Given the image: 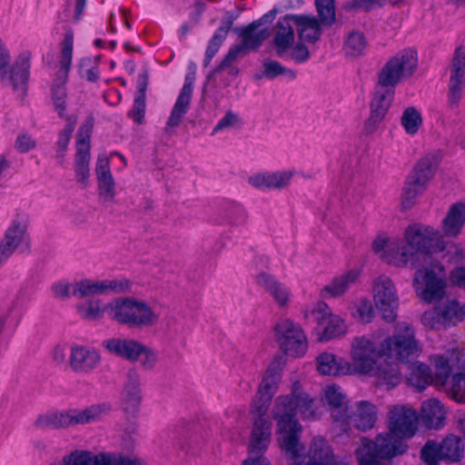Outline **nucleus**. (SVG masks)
<instances>
[{
	"instance_id": "obj_1",
	"label": "nucleus",
	"mask_w": 465,
	"mask_h": 465,
	"mask_svg": "<svg viewBox=\"0 0 465 465\" xmlns=\"http://www.w3.org/2000/svg\"><path fill=\"white\" fill-rule=\"evenodd\" d=\"M315 400L301 389V383H292V393L277 398L272 411L277 420V432L281 449L292 460V465H303L305 460L304 447L300 442L302 425L297 419L299 411L303 420L318 418L314 409Z\"/></svg>"
},
{
	"instance_id": "obj_2",
	"label": "nucleus",
	"mask_w": 465,
	"mask_h": 465,
	"mask_svg": "<svg viewBox=\"0 0 465 465\" xmlns=\"http://www.w3.org/2000/svg\"><path fill=\"white\" fill-rule=\"evenodd\" d=\"M421 352L416 340L414 328L406 322L396 324L391 336L387 337L378 349L374 342L364 338H355L351 347V360L361 373H370L377 367V361L386 356L402 363H411Z\"/></svg>"
},
{
	"instance_id": "obj_3",
	"label": "nucleus",
	"mask_w": 465,
	"mask_h": 465,
	"mask_svg": "<svg viewBox=\"0 0 465 465\" xmlns=\"http://www.w3.org/2000/svg\"><path fill=\"white\" fill-rule=\"evenodd\" d=\"M111 411L112 405L109 402H101L84 409L48 411L39 415L35 425L40 430H58L95 423L102 420Z\"/></svg>"
},
{
	"instance_id": "obj_4",
	"label": "nucleus",
	"mask_w": 465,
	"mask_h": 465,
	"mask_svg": "<svg viewBox=\"0 0 465 465\" xmlns=\"http://www.w3.org/2000/svg\"><path fill=\"white\" fill-rule=\"evenodd\" d=\"M106 314L112 321L132 329L154 325L159 316L147 302L134 298H116L107 303Z\"/></svg>"
},
{
	"instance_id": "obj_5",
	"label": "nucleus",
	"mask_w": 465,
	"mask_h": 465,
	"mask_svg": "<svg viewBox=\"0 0 465 465\" xmlns=\"http://www.w3.org/2000/svg\"><path fill=\"white\" fill-rule=\"evenodd\" d=\"M282 357L274 358L266 369L252 402V413L257 415L254 420H263L267 421L270 430H272V424L267 416V411L282 380Z\"/></svg>"
},
{
	"instance_id": "obj_6",
	"label": "nucleus",
	"mask_w": 465,
	"mask_h": 465,
	"mask_svg": "<svg viewBox=\"0 0 465 465\" xmlns=\"http://www.w3.org/2000/svg\"><path fill=\"white\" fill-rule=\"evenodd\" d=\"M417 65V52L413 49H405L386 62L378 74L377 84L394 89L397 84L413 74Z\"/></svg>"
},
{
	"instance_id": "obj_7",
	"label": "nucleus",
	"mask_w": 465,
	"mask_h": 465,
	"mask_svg": "<svg viewBox=\"0 0 465 465\" xmlns=\"http://www.w3.org/2000/svg\"><path fill=\"white\" fill-rule=\"evenodd\" d=\"M413 285L424 302L430 303L441 300L446 289L444 266L434 262L430 266L418 269L414 274Z\"/></svg>"
},
{
	"instance_id": "obj_8",
	"label": "nucleus",
	"mask_w": 465,
	"mask_h": 465,
	"mask_svg": "<svg viewBox=\"0 0 465 465\" xmlns=\"http://www.w3.org/2000/svg\"><path fill=\"white\" fill-rule=\"evenodd\" d=\"M407 247L415 254L412 262H409L414 267V262L418 253H433L444 249V241L440 231L430 225L422 223L410 224L404 232Z\"/></svg>"
},
{
	"instance_id": "obj_9",
	"label": "nucleus",
	"mask_w": 465,
	"mask_h": 465,
	"mask_svg": "<svg viewBox=\"0 0 465 465\" xmlns=\"http://www.w3.org/2000/svg\"><path fill=\"white\" fill-rule=\"evenodd\" d=\"M435 170L436 165L430 157H423L415 164L402 188L401 207L404 210L411 208L416 198L426 191Z\"/></svg>"
},
{
	"instance_id": "obj_10",
	"label": "nucleus",
	"mask_w": 465,
	"mask_h": 465,
	"mask_svg": "<svg viewBox=\"0 0 465 465\" xmlns=\"http://www.w3.org/2000/svg\"><path fill=\"white\" fill-rule=\"evenodd\" d=\"M260 26L261 20H254L241 29H235L238 36L241 38V43L230 47L217 66L216 71L230 66L245 50H257L260 48L269 35L268 29L262 28L259 30Z\"/></svg>"
},
{
	"instance_id": "obj_11",
	"label": "nucleus",
	"mask_w": 465,
	"mask_h": 465,
	"mask_svg": "<svg viewBox=\"0 0 465 465\" xmlns=\"http://www.w3.org/2000/svg\"><path fill=\"white\" fill-rule=\"evenodd\" d=\"M275 338L286 355L302 357L308 350V341L301 326L292 320H281L274 326Z\"/></svg>"
},
{
	"instance_id": "obj_12",
	"label": "nucleus",
	"mask_w": 465,
	"mask_h": 465,
	"mask_svg": "<svg viewBox=\"0 0 465 465\" xmlns=\"http://www.w3.org/2000/svg\"><path fill=\"white\" fill-rule=\"evenodd\" d=\"M94 122L93 115L88 116L79 127L76 135L75 175L84 186H86L90 176V140Z\"/></svg>"
},
{
	"instance_id": "obj_13",
	"label": "nucleus",
	"mask_w": 465,
	"mask_h": 465,
	"mask_svg": "<svg viewBox=\"0 0 465 465\" xmlns=\"http://www.w3.org/2000/svg\"><path fill=\"white\" fill-rule=\"evenodd\" d=\"M271 439L272 430L269 423L263 420H253L248 448L249 456L243 460L242 465H272L264 455Z\"/></svg>"
},
{
	"instance_id": "obj_14",
	"label": "nucleus",
	"mask_w": 465,
	"mask_h": 465,
	"mask_svg": "<svg viewBox=\"0 0 465 465\" xmlns=\"http://www.w3.org/2000/svg\"><path fill=\"white\" fill-rule=\"evenodd\" d=\"M373 299L381 317L388 322L397 318L398 296L393 282L386 277H379L373 285Z\"/></svg>"
},
{
	"instance_id": "obj_15",
	"label": "nucleus",
	"mask_w": 465,
	"mask_h": 465,
	"mask_svg": "<svg viewBox=\"0 0 465 465\" xmlns=\"http://www.w3.org/2000/svg\"><path fill=\"white\" fill-rule=\"evenodd\" d=\"M363 450L379 460H389L407 451L408 445L391 431L377 435L375 440L361 439Z\"/></svg>"
},
{
	"instance_id": "obj_16",
	"label": "nucleus",
	"mask_w": 465,
	"mask_h": 465,
	"mask_svg": "<svg viewBox=\"0 0 465 465\" xmlns=\"http://www.w3.org/2000/svg\"><path fill=\"white\" fill-rule=\"evenodd\" d=\"M74 33L69 30L65 33L62 42L61 57L59 61V72L51 88L52 98H67L65 84L73 60Z\"/></svg>"
},
{
	"instance_id": "obj_17",
	"label": "nucleus",
	"mask_w": 465,
	"mask_h": 465,
	"mask_svg": "<svg viewBox=\"0 0 465 465\" xmlns=\"http://www.w3.org/2000/svg\"><path fill=\"white\" fill-rule=\"evenodd\" d=\"M372 250L376 253H381V258L387 263L397 267L407 266L415 256L401 241L391 242L387 237L375 239L372 242Z\"/></svg>"
},
{
	"instance_id": "obj_18",
	"label": "nucleus",
	"mask_w": 465,
	"mask_h": 465,
	"mask_svg": "<svg viewBox=\"0 0 465 465\" xmlns=\"http://www.w3.org/2000/svg\"><path fill=\"white\" fill-rule=\"evenodd\" d=\"M418 414L412 408L394 406L389 411L390 431L403 440L412 437L417 431Z\"/></svg>"
},
{
	"instance_id": "obj_19",
	"label": "nucleus",
	"mask_w": 465,
	"mask_h": 465,
	"mask_svg": "<svg viewBox=\"0 0 465 465\" xmlns=\"http://www.w3.org/2000/svg\"><path fill=\"white\" fill-rule=\"evenodd\" d=\"M465 86V45L455 48L450 64L448 99L450 105H458Z\"/></svg>"
},
{
	"instance_id": "obj_20",
	"label": "nucleus",
	"mask_w": 465,
	"mask_h": 465,
	"mask_svg": "<svg viewBox=\"0 0 465 465\" xmlns=\"http://www.w3.org/2000/svg\"><path fill=\"white\" fill-rule=\"evenodd\" d=\"M30 60L31 53L29 51L22 52L9 69L6 68V76L0 78V80L11 84L15 91L21 90L23 93H25L30 77Z\"/></svg>"
},
{
	"instance_id": "obj_21",
	"label": "nucleus",
	"mask_w": 465,
	"mask_h": 465,
	"mask_svg": "<svg viewBox=\"0 0 465 465\" xmlns=\"http://www.w3.org/2000/svg\"><path fill=\"white\" fill-rule=\"evenodd\" d=\"M140 341L127 337H113L103 341V347L112 355L129 362L139 361L143 347Z\"/></svg>"
},
{
	"instance_id": "obj_22",
	"label": "nucleus",
	"mask_w": 465,
	"mask_h": 465,
	"mask_svg": "<svg viewBox=\"0 0 465 465\" xmlns=\"http://www.w3.org/2000/svg\"><path fill=\"white\" fill-rule=\"evenodd\" d=\"M324 400L329 406V411L334 421L341 422L342 425H348L351 411L342 389L336 384L326 386L324 389Z\"/></svg>"
},
{
	"instance_id": "obj_23",
	"label": "nucleus",
	"mask_w": 465,
	"mask_h": 465,
	"mask_svg": "<svg viewBox=\"0 0 465 465\" xmlns=\"http://www.w3.org/2000/svg\"><path fill=\"white\" fill-rule=\"evenodd\" d=\"M142 393L139 375L135 371H130L122 393V409L126 416L136 418L140 411Z\"/></svg>"
},
{
	"instance_id": "obj_24",
	"label": "nucleus",
	"mask_w": 465,
	"mask_h": 465,
	"mask_svg": "<svg viewBox=\"0 0 465 465\" xmlns=\"http://www.w3.org/2000/svg\"><path fill=\"white\" fill-rule=\"evenodd\" d=\"M294 175V171L262 172L249 177L251 186L261 191L281 190L287 187Z\"/></svg>"
},
{
	"instance_id": "obj_25",
	"label": "nucleus",
	"mask_w": 465,
	"mask_h": 465,
	"mask_svg": "<svg viewBox=\"0 0 465 465\" xmlns=\"http://www.w3.org/2000/svg\"><path fill=\"white\" fill-rule=\"evenodd\" d=\"M292 22L296 25L297 32L301 40L314 44L322 36V21L316 16L310 15H287Z\"/></svg>"
},
{
	"instance_id": "obj_26",
	"label": "nucleus",
	"mask_w": 465,
	"mask_h": 465,
	"mask_svg": "<svg viewBox=\"0 0 465 465\" xmlns=\"http://www.w3.org/2000/svg\"><path fill=\"white\" fill-rule=\"evenodd\" d=\"M101 361V356L95 350L84 346H73L70 354V366L75 372H89Z\"/></svg>"
},
{
	"instance_id": "obj_27",
	"label": "nucleus",
	"mask_w": 465,
	"mask_h": 465,
	"mask_svg": "<svg viewBox=\"0 0 465 465\" xmlns=\"http://www.w3.org/2000/svg\"><path fill=\"white\" fill-rule=\"evenodd\" d=\"M237 15L228 14V15L223 20L221 25L215 30L214 34L209 40L204 59H203V67H208L218 53L221 45L226 39L229 31L231 30L233 22L236 20Z\"/></svg>"
},
{
	"instance_id": "obj_28",
	"label": "nucleus",
	"mask_w": 465,
	"mask_h": 465,
	"mask_svg": "<svg viewBox=\"0 0 465 465\" xmlns=\"http://www.w3.org/2000/svg\"><path fill=\"white\" fill-rule=\"evenodd\" d=\"M291 18L287 15L280 18L276 24V32L273 37V44L276 49V54L280 58H284V54L294 43V31L291 25Z\"/></svg>"
},
{
	"instance_id": "obj_29",
	"label": "nucleus",
	"mask_w": 465,
	"mask_h": 465,
	"mask_svg": "<svg viewBox=\"0 0 465 465\" xmlns=\"http://www.w3.org/2000/svg\"><path fill=\"white\" fill-rule=\"evenodd\" d=\"M377 420L376 407L367 401L357 403L356 412H351L349 421L352 420L356 429L366 431L374 427Z\"/></svg>"
},
{
	"instance_id": "obj_30",
	"label": "nucleus",
	"mask_w": 465,
	"mask_h": 465,
	"mask_svg": "<svg viewBox=\"0 0 465 465\" xmlns=\"http://www.w3.org/2000/svg\"><path fill=\"white\" fill-rule=\"evenodd\" d=\"M465 224V203L458 202L453 203L442 222V230L447 236H457Z\"/></svg>"
},
{
	"instance_id": "obj_31",
	"label": "nucleus",
	"mask_w": 465,
	"mask_h": 465,
	"mask_svg": "<svg viewBox=\"0 0 465 465\" xmlns=\"http://www.w3.org/2000/svg\"><path fill=\"white\" fill-rule=\"evenodd\" d=\"M307 465H334L329 442L322 437L313 438L309 449Z\"/></svg>"
},
{
	"instance_id": "obj_32",
	"label": "nucleus",
	"mask_w": 465,
	"mask_h": 465,
	"mask_svg": "<svg viewBox=\"0 0 465 465\" xmlns=\"http://www.w3.org/2000/svg\"><path fill=\"white\" fill-rule=\"evenodd\" d=\"M360 276L358 270H350L332 279V281L325 285L321 291V295L323 298L329 294L331 297H338L344 294L349 289L350 285L354 283Z\"/></svg>"
},
{
	"instance_id": "obj_33",
	"label": "nucleus",
	"mask_w": 465,
	"mask_h": 465,
	"mask_svg": "<svg viewBox=\"0 0 465 465\" xmlns=\"http://www.w3.org/2000/svg\"><path fill=\"white\" fill-rule=\"evenodd\" d=\"M409 369L408 383L419 391L433 384V374L429 365L420 361H411Z\"/></svg>"
},
{
	"instance_id": "obj_34",
	"label": "nucleus",
	"mask_w": 465,
	"mask_h": 465,
	"mask_svg": "<svg viewBox=\"0 0 465 465\" xmlns=\"http://www.w3.org/2000/svg\"><path fill=\"white\" fill-rule=\"evenodd\" d=\"M465 304L460 305L456 300L449 301L442 307L439 308L434 313L424 312L422 321L425 322L432 314L436 315L439 322L449 323L452 321L460 322L465 318Z\"/></svg>"
},
{
	"instance_id": "obj_35",
	"label": "nucleus",
	"mask_w": 465,
	"mask_h": 465,
	"mask_svg": "<svg viewBox=\"0 0 465 465\" xmlns=\"http://www.w3.org/2000/svg\"><path fill=\"white\" fill-rule=\"evenodd\" d=\"M316 361L317 370L322 375L338 376L347 373L349 370L347 363L332 353L322 352Z\"/></svg>"
},
{
	"instance_id": "obj_36",
	"label": "nucleus",
	"mask_w": 465,
	"mask_h": 465,
	"mask_svg": "<svg viewBox=\"0 0 465 465\" xmlns=\"http://www.w3.org/2000/svg\"><path fill=\"white\" fill-rule=\"evenodd\" d=\"M422 420L430 428L439 429L443 425L445 411L443 405L437 399H429L421 406Z\"/></svg>"
},
{
	"instance_id": "obj_37",
	"label": "nucleus",
	"mask_w": 465,
	"mask_h": 465,
	"mask_svg": "<svg viewBox=\"0 0 465 465\" xmlns=\"http://www.w3.org/2000/svg\"><path fill=\"white\" fill-rule=\"evenodd\" d=\"M439 445L444 461L458 462L464 455V444L458 436L448 435Z\"/></svg>"
},
{
	"instance_id": "obj_38",
	"label": "nucleus",
	"mask_w": 465,
	"mask_h": 465,
	"mask_svg": "<svg viewBox=\"0 0 465 465\" xmlns=\"http://www.w3.org/2000/svg\"><path fill=\"white\" fill-rule=\"evenodd\" d=\"M366 46L367 40L364 34L360 31H351L344 39L342 50L348 57H359L363 55Z\"/></svg>"
},
{
	"instance_id": "obj_39",
	"label": "nucleus",
	"mask_w": 465,
	"mask_h": 465,
	"mask_svg": "<svg viewBox=\"0 0 465 465\" xmlns=\"http://www.w3.org/2000/svg\"><path fill=\"white\" fill-rule=\"evenodd\" d=\"M435 372L433 374V385L440 391L446 389L448 380H450L452 366L449 358L444 355H438L434 361Z\"/></svg>"
},
{
	"instance_id": "obj_40",
	"label": "nucleus",
	"mask_w": 465,
	"mask_h": 465,
	"mask_svg": "<svg viewBox=\"0 0 465 465\" xmlns=\"http://www.w3.org/2000/svg\"><path fill=\"white\" fill-rule=\"evenodd\" d=\"M394 95V89L384 87L377 89L370 104L371 111L386 116L393 102Z\"/></svg>"
},
{
	"instance_id": "obj_41",
	"label": "nucleus",
	"mask_w": 465,
	"mask_h": 465,
	"mask_svg": "<svg viewBox=\"0 0 465 465\" xmlns=\"http://www.w3.org/2000/svg\"><path fill=\"white\" fill-rule=\"evenodd\" d=\"M442 391L457 403L465 404V372L453 373L446 389Z\"/></svg>"
},
{
	"instance_id": "obj_42",
	"label": "nucleus",
	"mask_w": 465,
	"mask_h": 465,
	"mask_svg": "<svg viewBox=\"0 0 465 465\" xmlns=\"http://www.w3.org/2000/svg\"><path fill=\"white\" fill-rule=\"evenodd\" d=\"M262 76L270 80H273L280 75H285L291 81L297 77V73L294 70L283 66L278 61L265 59L262 62Z\"/></svg>"
},
{
	"instance_id": "obj_43",
	"label": "nucleus",
	"mask_w": 465,
	"mask_h": 465,
	"mask_svg": "<svg viewBox=\"0 0 465 465\" xmlns=\"http://www.w3.org/2000/svg\"><path fill=\"white\" fill-rule=\"evenodd\" d=\"M421 114L414 106L407 107L401 117V124L410 135H415L422 125Z\"/></svg>"
},
{
	"instance_id": "obj_44",
	"label": "nucleus",
	"mask_w": 465,
	"mask_h": 465,
	"mask_svg": "<svg viewBox=\"0 0 465 465\" xmlns=\"http://www.w3.org/2000/svg\"><path fill=\"white\" fill-rule=\"evenodd\" d=\"M191 100L192 98L186 97L184 95H178L166 123L165 129L167 131L175 128L180 124L182 119L188 112Z\"/></svg>"
},
{
	"instance_id": "obj_45",
	"label": "nucleus",
	"mask_w": 465,
	"mask_h": 465,
	"mask_svg": "<svg viewBox=\"0 0 465 465\" xmlns=\"http://www.w3.org/2000/svg\"><path fill=\"white\" fill-rule=\"evenodd\" d=\"M191 100L192 98L186 97L184 95H178L166 123L165 129L167 131L175 128L180 124L182 119L188 112Z\"/></svg>"
},
{
	"instance_id": "obj_46",
	"label": "nucleus",
	"mask_w": 465,
	"mask_h": 465,
	"mask_svg": "<svg viewBox=\"0 0 465 465\" xmlns=\"http://www.w3.org/2000/svg\"><path fill=\"white\" fill-rule=\"evenodd\" d=\"M346 325L344 321L337 315H332L322 326L320 336L321 341H330L345 333Z\"/></svg>"
},
{
	"instance_id": "obj_47",
	"label": "nucleus",
	"mask_w": 465,
	"mask_h": 465,
	"mask_svg": "<svg viewBox=\"0 0 465 465\" xmlns=\"http://www.w3.org/2000/svg\"><path fill=\"white\" fill-rule=\"evenodd\" d=\"M316 11L322 24L331 26L336 21L335 0H315Z\"/></svg>"
},
{
	"instance_id": "obj_48",
	"label": "nucleus",
	"mask_w": 465,
	"mask_h": 465,
	"mask_svg": "<svg viewBox=\"0 0 465 465\" xmlns=\"http://www.w3.org/2000/svg\"><path fill=\"white\" fill-rule=\"evenodd\" d=\"M369 374L379 376L389 388L397 386L401 381V375L396 364H390L387 369H382L380 361H377V367Z\"/></svg>"
},
{
	"instance_id": "obj_49",
	"label": "nucleus",
	"mask_w": 465,
	"mask_h": 465,
	"mask_svg": "<svg viewBox=\"0 0 465 465\" xmlns=\"http://www.w3.org/2000/svg\"><path fill=\"white\" fill-rule=\"evenodd\" d=\"M102 281L83 280L74 284L73 294L84 298L93 294H103Z\"/></svg>"
},
{
	"instance_id": "obj_50",
	"label": "nucleus",
	"mask_w": 465,
	"mask_h": 465,
	"mask_svg": "<svg viewBox=\"0 0 465 465\" xmlns=\"http://www.w3.org/2000/svg\"><path fill=\"white\" fill-rule=\"evenodd\" d=\"M98 195L104 202H113L115 197V183L112 173L97 177Z\"/></svg>"
},
{
	"instance_id": "obj_51",
	"label": "nucleus",
	"mask_w": 465,
	"mask_h": 465,
	"mask_svg": "<svg viewBox=\"0 0 465 465\" xmlns=\"http://www.w3.org/2000/svg\"><path fill=\"white\" fill-rule=\"evenodd\" d=\"M420 458L427 465H439L443 460L439 443L428 440L420 450Z\"/></svg>"
},
{
	"instance_id": "obj_52",
	"label": "nucleus",
	"mask_w": 465,
	"mask_h": 465,
	"mask_svg": "<svg viewBox=\"0 0 465 465\" xmlns=\"http://www.w3.org/2000/svg\"><path fill=\"white\" fill-rule=\"evenodd\" d=\"M83 318L89 321L101 319L106 313L107 304L103 305L100 301H91L87 306H80L78 308Z\"/></svg>"
},
{
	"instance_id": "obj_53",
	"label": "nucleus",
	"mask_w": 465,
	"mask_h": 465,
	"mask_svg": "<svg viewBox=\"0 0 465 465\" xmlns=\"http://www.w3.org/2000/svg\"><path fill=\"white\" fill-rule=\"evenodd\" d=\"M79 74L88 82L95 83L99 79L100 70L97 64H93L92 57H84L79 63Z\"/></svg>"
},
{
	"instance_id": "obj_54",
	"label": "nucleus",
	"mask_w": 465,
	"mask_h": 465,
	"mask_svg": "<svg viewBox=\"0 0 465 465\" xmlns=\"http://www.w3.org/2000/svg\"><path fill=\"white\" fill-rule=\"evenodd\" d=\"M103 292L127 293L131 292L132 282L125 278L103 280Z\"/></svg>"
},
{
	"instance_id": "obj_55",
	"label": "nucleus",
	"mask_w": 465,
	"mask_h": 465,
	"mask_svg": "<svg viewBox=\"0 0 465 465\" xmlns=\"http://www.w3.org/2000/svg\"><path fill=\"white\" fill-rule=\"evenodd\" d=\"M386 0H348L344 8L347 11H365L369 12L375 6L384 5Z\"/></svg>"
},
{
	"instance_id": "obj_56",
	"label": "nucleus",
	"mask_w": 465,
	"mask_h": 465,
	"mask_svg": "<svg viewBox=\"0 0 465 465\" xmlns=\"http://www.w3.org/2000/svg\"><path fill=\"white\" fill-rule=\"evenodd\" d=\"M142 351L139 352L140 364L143 370L153 371L158 361V354L144 343H142Z\"/></svg>"
},
{
	"instance_id": "obj_57",
	"label": "nucleus",
	"mask_w": 465,
	"mask_h": 465,
	"mask_svg": "<svg viewBox=\"0 0 465 465\" xmlns=\"http://www.w3.org/2000/svg\"><path fill=\"white\" fill-rule=\"evenodd\" d=\"M145 100L146 98L134 97L132 109L127 114V115L137 124H141L144 121L146 111Z\"/></svg>"
},
{
	"instance_id": "obj_58",
	"label": "nucleus",
	"mask_w": 465,
	"mask_h": 465,
	"mask_svg": "<svg viewBox=\"0 0 465 465\" xmlns=\"http://www.w3.org/2000/svg\"><path fill=\"white\" fill-rule=\"evenodd\" d=\"M74 122H68L64 130L59 134L56 144H57V153L62 155L67 150V146L72 137V134L74 130Z\"/></svg>"
},
{
	"instance_id": "obj_59",
	"label": "nucleus",
	"mask_w": 465,
	"mask_h": 465,
	"mask_svg": "<svg viewBox=\"0 0 465 465\" xmlns=\"http://www.w3.org/2000/svg\"><path fill=\"white\" fill-rule=\"evenodd\" d=\"M332 315L331 308L324 302H319L312 311V316L322 327Z\"/></svg>"
},
{
	"instance_id": "obj_60",
	"label": "nucleus",
	"mask_w": 465,
	"mask_h": 465,
	"mask_svg": "<svg viewBox=\"0 0 465 465\" xmlns=\"http://www.w3.org/2000/svg\"><path fill=\"white\" fill-rule=\"evenodd\" d=\"M240 121L239 116L232 111H227L225 114L218 121L213 129L212 135L218 134L225 128H229L236 124Z\"/></svg>"
},
{
	"instance_id": "obj_61",
	"label": "nucleus",
	"mask_w": 465,
	"mask_h": 465,
	"mask_svg": "<svg viewBox=\"0 0 465 465\" xmlns=\"http://www.w3.org/2000/svg\"><path fill=\"white\" fill-rule=\"evenodd\" d=\"M269 293L280 307L285 306L289 301L290 292L280 282H277V284L269 292Z\"/></svg>"
},
{
	"instance_id": "obj_62",
	"label": "nucleus",
	"mask_w": 465,
	"mask_h": 465,
	"mask_svg": "<svg viewBox=\"0 0 465 465\" xmlns=\"http://www.w3.org/2000/svg\"><path fill=\"white\" fill-rule=\"evenodd\" d=\"M356 312L359 319L364 322L369 323L374 317V310L372 304L369 301H361L356 308Z\"/></svg>"
},
{
	"instance_id": "obj_63",
	"label": "nucleus",
	"mask_w": 465,
	"mask_h": 465,
	"mask_svg": "<svg viewBox=\"0 0 465 465\" xmlns=\"http://www.w3.org/2000/svg\"><path fill=\"white\" fill-rule=\"evenodd\" d=\"M289 57L296 64H304L310 58V52L306 45L298 43L292 49Z\"/></svg>"
},
{
	"instance_id": "obj_64",
	"label": "nucleus",
	"mask_w": 465,
	"mask_h": 465,
	"mask_svg": "<svg viewBox=\"0 0 465 465\" xmlns=\"http://www.w3.org/2000/svg\"><path fill=\"white\" fill-rule=\"evenodd\" d=\"M384 118H385V115H382L381 114L374 113V112L371 111L368 119L364 123V127H363L364 134H371L374 132H376V130L378 129L380 124L382 123Z\"/></svg>"
}]
</instances>
